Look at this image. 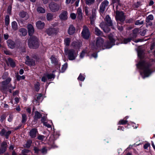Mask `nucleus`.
Here are the masks:
<instances>
[{
    "mask_svg": "<svg viewBox=\"0 0 155 155\" xmlns=\"http://www.w3.org/2000/svg\"><path fill=\"white\" fill-rule=\"evenodd\" d=\"M150 65L147 62L143 61H140L137 64V68L141 70L140 74L143 78L148 77L150 74L151 71L149 68Z\"/></svg>",
    "mask_w": 155,
    "mask_h": 155,
    "instance_id": "f257e3e1",
    "label": "nucleus"
},
{
    "mask_svg": "<svg viewBox=\"0 0 155 155\" xmlns=\"http://www.w3.org/2000/svg\"><path fill=\"white\" fill-rule=\"evenodd\" d=\"M104 41L103 38L100 37L97 38L96 43L92 45V49L94 50L102 49Z\"/></svg>",
    "mask_w": 155,
    "mask_h": 155,
    "instance_id": "f03ea898",
    "label": "nucleus"
},
{
    "mask_svg": "<svg viewBox=\"0 0 155 155\" xmlns=\"http://www.w3.org/2000/svg\"><path fill=\"white\" fill-rule=\"evenodd\" d=\"M28 45L30 48L35 49L39 46L38 39L36 37H32L28 40Z\"/></svg>",
    "mask_w": 155,
    "mask_h": 155,
    "instance_id": "7ed1b4c3",
    "label": "nucleus"
},
{
    "mask_svg": "<svg viewBox=\"0 0 155 155\" xmlns=\"http://www.w3.org/2000/svg\"><path fill=\"white\" fill-rule=\"evenodd\" d=\"M28 45L30 48L35 49L39 46L38 39L36 37H32L28 40Z\"/></svg>",
    "mask_w": 155,
    "mask_h": 155,
    "instance_id": "20e7f679",
    "label": "nucleus"
},
{
    "mask_svg": "<svg viewBox=\"0 0 155 155\" xmlns=\"http://www.w3.org/2000/svg\"><path fill=\"white\" fill-rule=\"evenodd\" d=\"M109 38L110 42H107L105 45V47L107 48H110L115 45V41L117 39V38L113 35L112 34L109 36Z\"/></svg>",
    "mask_w": 155,
    "mask_h": 155,
    "instance_id": "39448f33",
    "label": "nucleus"
},
{
    "mask_svg": "<svg viewBox=\"0 0 155 155\" xmlns=\"http://www.w3.org/2000/svg\"><path fill=\"white\" fill-rule=\"evenodd\" d=\"M49 7L51 11L53 12L58 11L61 9V5L54 2H51L49 5Z\"/></svg>",
    "mask_w": 155,
    "mask_h": 155,
    "instance_id": "423d86ee",
    "label": "nucleus"
},
{
    "mask_svg": "<svg viewBox=\"0 0 155 155\" xmlns=\"http://www.w3.org/2000/svg\"><path fill=\"white\" fill-rule=\"evenodd\" d=\"M65 54L66 55L68 54V58L70 60H72L74 59L76 57V54L75 51L73 49L68 50L65 49Z\"/></svg>",
    "mask_w": 155,
    "mask_h": 155,
    "instance_id": "0eeeda50",
    "label": "nucleus"
},
{
    "mask_svg": "<svg viewBox=\"0 0 155 155\" xmlns=\"http://www.w3.org/2000/svg\"><path fill=\"white\" fill-rule=\"evenodd\" d=\"M81 36L84 39H87L90 36V32L88 28L85 25L83 26L81 33Z\"/></svg>",
    "mask_w": 155,
    "mask_h": 155,
    "instance_id": "6e6552de",
    "label": "nucleus"
},
{
    "mask_svg": "<svg viewBox=\"0 0 155 155\" xmlns=\"http://www.w3.org/2000/svg\"><path fill=\"white\" fill-rule=\"evenodd\" d=\"M116 18L117 20H119L121 22L124 21L125 19V17L123 12H122L117 11Z\"/></svg>",
    "mask_w": 155,
    "mask_h": 155,
    "instance_id": "1a4fd4ad",
    "label": "nucleus"
},
{
    "mask_svg": "<svg viewBox=\"0 0 155 155\" xmlns=\"http://www.w3.org/2000/svg\"><path fill=\"white\" fill-rule=\"evenodd\" d=\"M109 2L107 0H104L101 4L100 6V12L101 13H103L105 11V8L108 6Z\"/></svg>",
    "mask_w": 155,
    "mask_h": 155,
    "instance_id": "9d476101",
    "label": "nucleus"
},
{
    "mask_svg": "<svg viewBox=\"0 0 155 155\" xmlns=\"http://www.w3.org/2000/svg\"><path fill=\"white\" fill-rule=\"evenodd\" d=\"M58 31V29L55 28H49L46 30V32L49 35L55 34Z\"/></svg>",
    "mask_w": 155,
    "mask_h": 155,
    "instance_id": "9b49d317",
    "label": "nucleus"
},
{
    "mask_svg": "<svg viewBox=\"0 0 155 155\" xmlns=\"http://www.w3.org/2000/svg\"><path fill=\"white\" fill-rule=\"evenodd\" d=\"M68 13L67 11H62L59 15L60 19L62 20L65 21L68 18Z\"/></svg>",
    "mask_w": 155,
    "mask_h": 155,
    "instance_id": "f8f14e48",
    "label": "nucleus"
},
{
    "mask_svg": "<svg viewBox=\"0 0 155 155\" xmlns=\"http://www.w3.org/2000/svg\"><path fill=\"white\" fill-rule=\"evenodd\" d=\"M27 29L29 35H32L34 32V29L32 25L28 24L27 26Z\"/></svg>",
    "mask_w": 155,
    "mask_h": 155,
    "instance_id": "ddd939ff",
    "label": "nucleus"
},
{
    "mask_svg": "<svg viewBox=\"0 0 155 155\" xmlns=\"http://www.w3.org/2000/svg\"><path fill=\"white\" fill-rule=\"evenodd\" d=\"M72 46L75 49H79L82 45V43L80 41L74 42L71 44Z\"/></svg>",
    "mask_w": 155,
    "mask_h": 155,
    "instance_id": "4468645a",
    "label": "nucleus"
},
{
    "mask_svg": "<svg viewBox=\"0 0 155 155\" xmlns=\"http://www.w3.org/2000/svg\"><path fill=\"white\" fill-rule=\"evenodd\" d=\"M7 146V144L5 142H4L2 143L0 148V153H3L5 151Z\"/></svg>",
    "mask_w": 155,
    "mask_h": 155,
    "instance_id": "2eb2a0df",
    "label": "nucleus"
},
{
    "mask_svg": "<svg viewBox=\"0 0 155 155\" xmlns=\"http://www.w3.org/2000/svg\"><path fill=\"white\" fill-rule=\"evenodd\" d=\"M36 25L38 29H42L44 28L45 24L44 22L40 21H39L36 22Z\"/></svg>",
    "mask_w": 155,
    "mask_h": 155,
    "instance_id": "dca6fc26",
    "label": "nucleus"
},
{
    "mask_svg": "<svg viewBox=\"0 0 155 155\" xmlns=\"http://www.w3.org/2000/svg\"><path fill=\"white\" fill-rule=\"evenodd\" d=\"M77 18L79 20H81L83 18L82 13L81 9L79 8L77 9Z\"/></svg>",
    "mask_w": 155,
    "mask_h": 155,
    "instance_id": "f3484780",
    "label": "nucleus"
},
{
    "mask_svg": "<svg viewBox=\"0 0 155 155\" xmlns=\"http://www.w3.org/2000/svg\"><path fill=\"white\" fill-rule=\"evenodd\" d=\"M19 35L21 36H25L27 33V30L25 28H21L18 30Z\"/></svg>",
    "mask_w": 155,
    "mask_h": 155,
    "instance_id": "a211bd4d",
    "label": "nucleus"
},
{
    "mask_svg": "<svg viewBox=\"0 0 155 155\" xmlns=\"http://www.w3.org/2000/svg\"><path fill=\"white\" fill-rule=\"evenodd\" d=\"M37 132V129L35 128L33 129L30 131L29 135L32 138H35L36 137V134Z\"/></svg>",
    "mask_w": 155,
    "mask_h": 155,
    "instance_id": "6ab92c4d",
    "label": "nucleus"
},
{
    "mask_svg": "<svg viewBox=\"0 0 155 155\" xmlns=\"http://www.w3.org/2000/svg\"><path fill=\"white\" fill-rule=\"evenodd\" d=\"M11 133V131H6V130L4 129L2 130L0 134L2 135H5L7 139L8 138V136Z\"/></svg>",
    "mask_w": 155,
    "mask_h": 155,
    "instance_id": "aec40b11",
    "label": "nucleus"
},
{
    "mask_svg": "<svg viewBox=\"0 0 155 155\" xmlns=\"http://www.w3.org/2000/svg\"><path fill=\"white\" fill-rule=\"evenodd\" d=\"M138 32V29L137 28L134 29L133 31V33L130 35V37L133 39L136 38Z\"/></svg>",
    "mask_w": 155,
    "mask_h": 155,
    "instance_id": "412c9836",
    "label": "nucleus"
},
{
    "mask_svg": "<svg viewBox=\"0 0 155 155\" xmlns=\"http://www.w3.org/2000/svg\"><path fill=\"white\" fill-rule=\"evenodd\" d=\"M100 26L105 32L108 33L110 30V28L106 25H105L104 26L103 23H101L100 24Z\"/></svg>",
    "mask_w": 155,
    "mask_h": 155,
    "instance_id": "4be33fe9",
    "label": "nucleus"
},
{
    "mask_svg": "<svg viewBox=\"0 0 155 155\" xmlns=\"http://www.w3.org/2000/svg\"><path fill=\"white\" fill-rule=\"evenodd\" d=\"M105 21L106 22V24L108 26H111L112 25V23L111 21V19L108 15L106 16Z\"/></svg>",
    "mask_w": 155,
    "mask_h": 155,
    "instance_id": "5701e85b",
    "label": "nucleus"
},
{
    "mask_svg": "<svg viewBox=\"0 0 155 155\" xmlns=\"http://www.w3.org/2000/svg\"><path fill=\"white\" fill-rule=\"evenodd\" d=\"M75 28L72 25H70L69 27L68 33L70 35L74 34L75 32Z\"/></svg>",
    "mask_w": 155,
    "mask_h": 155,
    "instance_id": "b1692460",
    "label": "nucleus"
},
{
    "mask_svg": "<svg viewBox=\"0 0 155 155\" xmlns=\"http://www.w3.org/2000/svg\"><path fill=\"white\" fill-rule=\"evenodd\" d=\"M8 46L11 48H13L15 47V43L11 40L9 39L7 41Z\"/></svg>",
    "mask_w": 155,
    "mask_h": 155,
    "instance_id": "393cba45",
    "label": "nucleus"
},
{
    "mask_svg": "<svg viewBox=\"0 0 155 155\" xmlns=\"http://www.w3.org/2000/svg\"><path fill=\"white\" fill-rule=\"evenodd\" d=\"M25 63L27 65L30 66H33L35 64V61L32 59L26 60L25 62Z\"/></svg>",
    "mask_w": 155,
    "mask_h": 155,
    "instance_id": "a878e982",
    "label": "nucleus"
},
{
    "mask_svg": "<svg viewBox=\"0 0 155 155\" xmlns=\"http://www.w3.org/2000/svg\"><path fill=\"white\" fill-rule=\"evenodd\" d=\"M7 62V63L10 65L12 67H14L15 66V63L12 59L8 58Z\"/></svg>",
    "mask_w": 155,
    "mask_h": 155,
    "instance_id": "bb28decb",
    "label": "nucleus"
},
{
    "mask_svg": "<svg viewBox=\"0 0 155 155\" xmlns=\"http://www.w3.org/2000/svg\"><path fill=\"white\" fill-rule=\"evenodd\" d=\"M35 115L34 117L35 120H37L40 118L41 117V115L38 111H35Z\"/></svg>",
    "mask_w": 155,
    "mask_h": 155,
    "instance_id": "cd10ccee",
    "label": "nucleus"
},
{
    "mask_svg": "<svg viewBox=\"0 0 155 155\" xmlns=\"http://www.w3.org/2000/svg\"><path fill=\"white\" fill-rule=\"evenodd\" d=\"M11 80V78H8L6 80L2 82V84L3 86L9 84Z\"/></svg>",
    "mask_w": 155,
    "mask_h": 155,
    "instance_id": "c85d7f7f",
    "label": "nucleus"
},
{
    "mask_svg": "<svg viewBox=\"0 0 155 155\" xmlns=\"http://www.w3.org/2000/svg\"><path fill=\"white\" fill-rule=\"evenodd\" d=\"M12 27L13 30L14 31L18 29V24L16 21H14L12 23Z\"/></svg>",
    "mask_w": 155,
    "mask_h": 155,
    "instance_id": "c756f323",
    "label": "nucleus"
},
{
    "mask_svg": "<svg viewBox=\"0 0 155 155\" xmlns=\"http://www.w3.org/2000/svg\"><path fill=\"white\" fill-rule=\"evenodd\" d=\"M95 34L97 36L101 35H102V32L98 28L96 27L94 29Z\"/></svg>",
    "mask_w": 155,
    "mask_h": 155,
    "instance_id": "7c9ffc66",
    "label": "nucleus"
},
{
    "mask_svg": "<svg viewBox=\"0 0 155 155\" xmlns=\"http://www.w3.org/2000/svg\"><path fill=\"white\" fill-rule=\"evenodd\" d=\"M51 59L52 63L56 65L58 64V60L54 56H52L51 58Z\"/></svg>",
    "mask_w": 155,
    "mask_h": 155,
    "instance_id": "2f4dec72",
    "label": "nucleus"
},
{
    "mask_svg": "<svg viewBox=\"0 0 155 155\" xmlns=\"http://www.w3.org/2000/svg\"><path fill=\"white\" fill-rule=\"evenodd\" d=\"M153 19V16L152 15H148L146 19V21L147 22H149L151 20H152Z\"/></svg>",
    "mask_w": 155,
    "mask_h": 155,
    "instance_id": "473e14b6",
    "label": "nucleus"
},
{
    "mask_svg": "<svg viewBox=\"0 0 155 155\" xmlns=\"http://www.w3.org/2000/svg\"><path fill=\"white\" fill-rule=\"evenodd\" d=\"M112 3L113 4V6L114 7V5L116 6V8H117L120 4V0H112Z\"/></svg>",
    "mask_w": 155,
    "mask_h": 155,
    "instance_id": "72a5a7b5",
    "label": "nucleus"
},
{
    "mask_svg": "<svg viewBox=\"0 0 155 155\" xmlns=\"http://www.w3.org/2000/svg\"><path fill=\"white\" fill-rule=\"evenodd\" d=\"M37 11L39 13H44L45 12V10L41 7H38L37 8Z\"/></svg>",
    "mask_w": 155,
    "mask_h": 155,
    "instance_id": "f704fd0d",
    "label": "nucleus"
},
{
    "mask_svg": "<svg viewBox=\"0 0 155 155\" xmlns=\"http://www.w3.org/2000/svg\"><path fill=\"white\" fill-rule=\"evenodd\" d=\"M71 39L69 38H67L64 40V44L67 46H68L70 45Z\"/></svg>",
    "mask_w": 155,
    "mask_h": 155,
    "instance_id": "c9c22d12",
    "label": "nucleus"
},
{
    "mask_svg": "<svg viewBox=\"0 0 155 155\" xmlns=\"http://www.w3.org/2000/svg\"><path fill=\"white\" fill-rule=\"evenodd\" d=\"M133 39L132 38L130 37L129 38H124L123 43L125 44H126L128 42H129L131 40H133Z\"/></svg>",
    "mask_w": 155,
    "mask_h": 155,
    "instance_id": "e433bc0d",
    "label": "nucleus"
},
{
    "mask_svg": "<svg viewBox=\"0 0 155 155\" xmlns=\"http://www.w3.org/2000/svg\"><path fill=\"white\" fill-rule=\"evenodd\" d=\"M22 122L23 123H25L27 119V117L26 115L25 114H22Z\"/></svg>",
    "mask_w": 155,
    "mask_h": 155,
    "instance_id": "4c0bfd02",
    "label": "nucleus"
},
{
    "mask_svg": "<svg viewBox=\"0 0 155 155\" xmlns=\"http://www.w3.org/2000/svg\"><path fill=\"white\" fill-rule=\"evenodd\" d=\"M53 15L50 13H48L47 15V18L48 21L51 20L53 18Z\"/></svg>",
    "mask_w": 155,
    "mask_h": 155,
    "instance_id": "58836bf2",
    "label": "nucleus"
},
{
    "mask_svg": "<svg viewBox=\"0 0 155 155\" xmlns=\"http://www.w3.org/2000/svg\"><path fill=\"white\" fill-rule=\"evenodd\" d=\"M87 50H84L82 51L81 53L80 57L81 58H83L85 54L87 53Z\"/></svg>",
    "mask_w": 155,
    "mask_h": 155,
    "instance_id": "ea45409f",
    "label": "nucleus"
},
{
    "mask_svg": "<svg viewBox=\"0 0 155 155\" xmlns=\"http://www.w3.org/2000/svg\"><path fill=\"white\" fill-rule=\"evenodd\" d=\"M47 78L48 79H50L52 78L54 79L55 76V75L52 74H46Z\"/></svg>",
    "mask_w": 155,
    "mask_h": 155,
    "instance_id": "a19ab883",
    "label": "nucleus"
},
{
    "mask_svg": "<svg viewBox=\"0 0 155 155\" xmlns=\"http://www.w3.org/2000/svg\"><path fill=\"white\" fill-rule=\"evenodd\" d=\"M9 23V17L7 15L5 18V24L6 25H8Z\"/></svg>",
    "mask_w": 155,
    "mask_h": 155,
    "instance_id": "79ce46f5",
    "label": "nucleus"
},
{
    "mask_svg": "<svg viewBox=\"0 0 155 155\" xmlns=\"http://www.w3.org/2000/svg\"><path fill=\"white\" fill-rule=\"evenodd\" d=\"M85 77L84 76H83L81 74H80L78 78V80L83 81L85 79Z\"/></svg>",
    "mask_w": 155,
    "mask_h": 155,
    "instance_id": "37998d69",
    "label": "nucleus"
},
{
    "mask_svg": "<svg viewBox=\"0 0 155 155\" xmlns=\"http://www.w3.org/2000/svg\"><path fill=\"white\" fill-rule=\"evenodd\" d=\"M67 67V64H65L63 65L62 67L61 68V72H63L65 70Z\"/></svg>",
    "mask_w": 155,
    "mask_h": 155,
    "instance_id": "c03bdc74",
    "label": "nucleus"
},
{
    "mask_svg": "<svg viewBox=\"0 0 155 155\" xmlns=\"http://www.w3.org/2000/svg\"><path fill=\"white\" fill-rule=\"evenodd\" d=\"M16 77L17 79L19 81L21 79H24L25 78L24 75L21 76L18 75H16Z\"/></svg>",
    "mask_w": 155,
    "mask_h": 155,
    "instance_id": "a18cd8bd",
    "label": "nucleus"
},
{
    "mask_svg": "<svg viewBox=\"0 0 155 155\" xmlns=\"http://www.w3.org/2000/svg\"><path fill=\"white\" fill-rule=\"evenodd\" d=\"M40 84L37 82L35 86V88L36 91H38L39 90Z\"/></svg>",
    "mask_w": 155,
    "mask_h": 155,
    "instance_id": "49530a36",
    "label": "nucleus"
},
{
    "mask_svg": "<svg viewBox=\"0 0 155 155\" xmlns=\"http://www.w3.org/2000/svg\"><path fill=\"white\" fill-rule=\"evenodd\" d=\"M94 1L95 0H86V3L87 4L91 5L93 3Z\"/></svg>",
    "mask_w": 155,
    "mask_h": 155,
    "instance_id": "de8ad7c7",
    "label": "nucleus"
},
{
    "mask_svg": "<svg viewBox=\"0 0 155 155\" xmlns=\"http://www.w3.org/2000/svg\"><path fill=\"white\" fill-rule=\"evenodd\" d=\"M127 122V120H120L119 122V124L124 125L126 124Z\"/></svg>",
    "mask_w": 155,
    "mask_h": 155,
    "instance_id": "09e8293b",
    "label": "nucleus"
},
{
    "mask_svg": "<svg viewBox=\"0 0 155 155\" xmlns=\"http://www.w3.org/2000/svg\"><path fill=\"white\" fill-rule=\"evenodd\" d=\"M140 3L139 2L134 3L132 5V7L134 8H137L139 6Z\"/></svg>",
    "mask_w": 155,
    "mask_h": 155,
    "instance_id": "8fccbe9b",
    "label": "nucleus"
},
{
    "mask_svg": "<svg viewBox=\"0 0 155 155\" xmlns=\"http://www.w3.org/2000/svg\"><path fill=\"white\" fill-rule=\"evenodd\" d=\"M32 142V141L31 140H28L26 144V147L27 148H29L31 146V144Z\"/></svg>",
    "mask_w": 155,
    "mask_h": 155,
    "instance_id": "3c124183",
    "label": "nucleus"
},
{
    "mask_svg": "<svg viewBox=\"0 0 155 155\" xmlns=\"http://www.w3.org/2000/svg\"><path fill=\"white\" fill-rule=\"evenodd\" d=\"M70 16L71 18L73 20L75 19L76 18V15L74 13L71 14Z\"/></svg>",
    "mask_w": 155,
    "mask_h": 155,
    "instance_id": "603ef678",
    "label": "nucleus"
},
{
    "mask_svg": "<svg viewBox=\"0 0 155 155\" xmlns=\"http://www.w3.org/2000/svg\"><path fill=\"white\" fill-rule=\"evenodd\" d=\"M26 13L24 12H21L19 14L20 16L22 18L25 17L26 16Z\"/></svg>",
    "mask_w": 155,
    "mask_h": 155,
    "instance_id": "864d4df0",
    "label": "nucleus"
},
{
    "mask_svg": "<svg viewBox=\"0 0 155 155\" xmlns=\"http://www.w3.org/2000/svg\"><path fill=\"white\" fill-rule=\"evenodd\" d=\"M138 56L140 58H142V55L143 54V51L141 50H138L137 52Z\"/></svg>",
    "mask_w": 155,
    "mask_h": 155,
    "instance_id": "5fc2aeb1",
    "label": "nucleus"
},
{
    "mask_svg": "<svg viewBox=\"0 0 155 155\" xmlns=\"http://www.w3.org/2000/svg\"><path fill=\"white\" fill-rule=\"evenodd\" d=\"M37 138L38 140L42 141L45 138V136L43 135H38Z\"/></svg>",
    "mask_w": 155,
    "mask_h": 155,
    "instance_id": "6e6d98bb",
    "label": "nucleus"
},
{
    "mask_svg": "<svg viewBox=\"0 0 155 155\" xmlns=\"http://www.w3.org/2000/svg\"><path fill=\"white\" fill-rule=\"evenodd\" d=\"M143 23V21H140L138 20L135 23V25H139L142 24Z\"/></svg>",
    "mask_w": 155,
    "mask_h": 155,
    "instance_id": "4d7b16f0",
    "label": "nucleus"
},
{
    "mask_svg": "<svg viewBox=\"0 0 155 155\" xmlns=\"http://www.w3.org/2000/svg\"><path fill=\"white\" fill-rule=\"evenodd\" d=\"M47 78L46 74H44L41 78V81L45 82L46 81Z\"/></svg>",
    "mask_w": 155,
    "mask_h": 155,
    "instance_id": "13d9d810",
    "label": "nucleus"
},
{
    "mask_svg": "<svg viewBox=\"0 0 155 155\" xmlns=\"http://www.w3.org/2000/svg\"><path fill=\"white\" fill-rule=\"evenodd\" d=\"M150 146V144L149 143H147L145 144L143 146L144 149H147L148 147Z\"/></svg>",
    "mask_w": 155,
    "mask_h": 155,
    "instance_id": "bf43d9fd",
    "label": "nucleus"
},
{
    "mask_svg": "<svg viewBox=\"0 0 155 155\" xmlns=\"http://www.w3.org/2000/svg\"><path fill=\"white\" fill-rule=\"evenodd\" d=\"M84 11L86 15H88L89 13L88 8H87L85 7L84 8Z\"/></svg>",
    "mask_w": 155,
    "mask_h": 155,
    "instance_id": "052dcab7",
    "label": "nucleus"
},
{
    "mask_svg": "<svg viewBox=\"0 0 155 155\" xmlns=\"http://www.w3.org/2000/svg\"><path fill=\"white\" fill-rule=\"evenodd\" d=\"M41 152L43 154H45L47 152V149H46L44 147L42 148L41 150Z\"/></svg>",
    "mask_w": 155,
    "mask_h": 155,
    "instance_id": "680f3d73",
    "label": "nucleus"
},
{
    "mask_svg": "<svg viewBox=\"0 0 155 155\" xmlns=\"http://www.w3.org/2000/svg\"><path fill=\"white\" fill-rule=\"evenodd\" d=\"M42 95L41 94H38L37 96V101H39L41 99L42 97Z\"/></svg>",
    "mask_w": 155,
    "mask_h": 155,
    "instance_id": "e2e57ef3",
    "label": "nucleus"
},
{
    "mask_svg": "<svg viewBox=\"0 0 155 155\" xmlns=\"http://www.w3.org/2000/svg\"><path fill=\"white\" fill-rule=\"evenodd\" d=\"M5 118V117L4 115H2L1 117L0 121L1 122H2Z\"/></svg>",
    "mask_w": 155,
    "mask_h": 155,
    "instance_id": "0e129e2a",
    "label": "nucleus"
},
{
    "mask_svg": "<svg viewBox=\"0 0 155 155\" xmlns=\"http://www.w3.org/2000/svg\"><path fill=\"white\" fill-rule=\"evenodd\" d=\"M13 119V116L12 115H10L9 116V117L8 119V120L9 122H11Z\"/></svg>",
    "mask_w": 155,
    "mask_h": 155,
    "instance_id": "69168bd1",
    "label": "nucleus"
},
{
    "mask_svg": "<svg viewBox=\"0 0 155 155\" xmlns=\"http://www.w3.org/2000/svg\"><path fill=\"white\" fill-rule=\"evenodd\" d=\"M12 9V7L11 6H9L8 7L7 12L9 14H10Z\"/></svg>",
    "mask_w": 155,
    "mask_h": 155,
    "instance_id": "338daca9",
    "label": "nucleus"
},
{
    "mask_svg": "<svg viewBox=\"0 0 155 155\" xmlns=\"http://www.w3.org/2000/svg\"><path fill=\"white\" fill-rule=\"evenodd\" d=\"M44 125L45 126L48 128H50L51 127V126L49 124H48L47 123H44Z\"/></svg>",
    "mask_w": 155,
    "mask_h": 155,
    "instance_id": "774afa93",
    "label": "nucleus"
}]
</instances>
